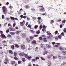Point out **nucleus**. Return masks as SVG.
<instances>
[{
	"instance_id": "obj_50",
	"label": "nucleus",
	"mask_w": 66,
	"mask_h": 66,
	"mask_svg": "<svg viewBox=\"0 0 66 66\" xmlns=\"http://www.w3.org/2000/svg\"><path fill=\"white\" fill-rule=\"evenodd\" d=\"M59 49L60 50H63V48L62 47H59Z\"/></svg>"
},
{
	"instance_id": "obj_30",
	"label": "nucleus",
	"mask_w": 66,
	"mask_h": 66,
	"mask_svg": "<svg viewBox=\"0 0 66 66\" xmlns=\"http://www.w3.org/2000/svg\"><path fill=\"white\" fill-rule=\"evenodd\" d=\"M15 46L16 47H17V48H19V46L17 45V44H15Z\"/></svg>"
},
{
	"instance_id": "obj_35",
	"label": "nucleus",
	"mask_w": 66,
	"mask_h": 66,
	"mask_svg": "<svg viewBox=\"0 0 66 66\" xmlns=\"http://www.w3.org/2000/svg\"><path fill=\"white\" fill-rule=\"evenodd\" d=\"M12 13H13V11H11L9 12V13L10 14H12Z\"/></svg>"
},
{
	"instance_id": "obj_28",
	"label": "nucleus",
	"mask_w": 66,
	"mask_h": 66,
	"mask_svg": "<svg viewBox=\"0 0 66 66\" xmlns=\"http://www.w3.org/2000/svg\"><path fill=\"white\" fill-rule=\"evenodd\" d=\"M58 37V38L60 39H61L62 38V37L61 36V35L59 36Z\"/></svg>"
},
{
	"instance_id": "obj_42",
	"label": "nucleus",
	"mask_w": 66,
	"mask_h": 66,
	"mask_svg": "<svg viewBox=\"0 0 66 66\" xmlns=\"http://www.w3.org/2000/svg\"><path fill=\"white\" fill-rule=\"evenodd\" d=\"M8 27H12V25L10 24V23L8 24Z\"/></svg>"
},
{
	"instance_id": "obj_37",
	"label": "nucleus",
	"mask_w": 66,
	"mask_h": 66,
	"mask_svg": "<svg viewBox=\"0 0 66 66\" xmlns=\"http://www.w3.org/2000/svg\"><path fill=\"white\" fill-rule=\"evenodd\" d=\"M38 28V25H36L35 26V29H37Z\"/></svg>"
},
{
	"instance_id": "obj_46",
	"label": "nucleus",
	"mask_w": 66,
	"mask_h": 66,
	"mask_svg": "<svg viewBox=\"0 0 66 66\" xmlns=\"http://www.w3.org/2000/svg\"><path fill=\"white\" fill-rule=\"evenodd\" d=\"M61 35H63V36H64V32H62L61 34Z\"/></svg>"
},
{
	"instance_id": "obj_5",
	"label": "nucleus",
	"mask_w": 66,
	"mask_h": 66,
	"mask_svg": "<svg viewBox=\"0 0 66 66\" xmlns=\"http://www.w3.org/2000/svg\"><path fill=\"white\" fill-rule=\"evenodd\" d=\"M14 55H15V57L14 58V60H18V58H17V57L16 56H17V54L16 53H14Z\"/></svg>"
},
{
	"instance_id": "obj_10",
	"label": "nucleus",
	"mask_w": 66,
	"mask_h": 66,
	"mask_svg": "<svg viewBox=\"0 0 66 66\" xmlns=\"http://www.w3.org/2000/svg\"><path fill=\"white\" fill-rule=\"evenodd\" d=\"M46 57L47 58L48 60H51L52 59V58H51V56L50 55H47L46 56Z\"/></svg>"
},
{
	"instance_id": "obj_32",
	"label": "nucleus",
	"mask_w": 66,
	"mask_h": 66,
	"mask_svg": "<svg viewBox=\"0 0 66 66\" xmlns=\"http://www.w3.org/2000/svg\"><path fill=\"white\" fill-rule=\"evenodd\" d=\"M9 52L11 53V54H13V52L11 50L9 51Z\"/></svg>"
},
{
	"instance_id": "obj_19",
	"label": "nucleus",
	"mask_w": 66,
	"mask_h": 66,
	"mask_svg": "<svg viewBox=\"0 0 66 66\" xmlns=\"http://www.w3.org/2000/svg\"><path fill=\"white\" fill-rule=\"evenodd\" d=\"M10 18L11 19V20H13L14 21L15 18H14V17H13L12 16H10Z\"/></svg>"
},
{
	"instance_id": "obj_36",
	"label": "nucleus",
	"mask_w": 66,
	"mask_h": 66,
	"mask_svg": "<svg viewBox=\"0 0 66 66\" xmlns=\"http://www.w3.org/2000/svg\"><path fill=\"white\" fill-rule=\"evenodd\" d=\"M39 28H40V29L43 28V26H42V25H41V26H40Z\"/></svg>"
},
{
	"instance_id": "obj_64",
	"label": "nucleus",
	"mask_w": 66,
	"mask_h": 66,
	"mask_svg": "<svg viewBox=\"0 0 66 66\" xmlns=\"http://www.w3.org/2000/svg\"><path fill=\"white\" fill-rule=\"evenodd\" d=\"M2 34L3 33V32L2 31H0V34Z\"/></svg>"
},
{
	"instance_id": "obj_61",
	"label": "nucleus",
	"mask_w": 66,
	"mask_h": 66,
	"mask_svg": "<svg viewBox=\"0 0 66 66\" xmlns=\"http://www.w3.org/2000/svg\"><path fill=\"white\" fill-rule=\"evenodd\" d=\"M38 47H37L36 48H35V50L36 51V50H37L38 49Z\"/></svg>"
},
{
	"instance_id": "obj_41",
	"label": "nucleus",
	"mask_w": 66,
	"mask_h": 66,
	"mask_svg": "<svg viewBox=\"0 0 66 66\" xmlns=\"http://www.w3.org/2000/svg\"><path fill=\"white\" fill-rule=\"evenodd\" d=\"M31 26L32 25H29L28 26V27H29V28H31Z\"/></svg>"
},
{
	"instance_id": "obj_62",
	"label": "nucleus",
	"mask_w": 66,
	"mask_h": 66,
	"mask_svg": "<svg viewBox=\"0 0 66 66\" xmlns=\"http://www.w3.org/2000/svg\"><path fill=\"white\" fill-rule=\"evenodd\" d=\"M10 33L11 35H14V32H10Z\"/></svg>"
},
{
	"instance_id": "obj_57",
	"label": "nucleus",
	"mask_w": 66,
	"mask_h": 66,
	"mask_svg": "<svg viewBox=\"0 0 66 66\" xmlns=\"http://www.w3.org/2000/svg\"><path fill=\"white\" fill-rule=\"evenodd\" d=\"M7 37H11V35H9L7 36Z\"/></svg>"
},
{
	"instance_id": "obj_8",
	"label": "nucleus",
	"mask_w": 66,
	"mask_h": 66,
	"mask_svg": "<svg viewBox=\"0 0 66 66\" xmlns=\"http://www.w3.org/2000/svg\"><path fill=\"white\" fill-rule=\"evenodd\" d=\"M25 54H24L23 53H21L19 54L21 56H23L24 55H25Z\"/></svg>"
},
{
	"instance_id": "obj_56",
	"label": "nucleus",
	"mask_w": 66,
	"mask_h": 66,
	"mask_svg": "<svg viewBox=\"0 0 66 66\" xmlns=\"http://www.w3.org/2000/svg\"><path fill=\"white\" fill-rule=\"evenodd\" d=\"M43 27L44 29H46V26H45V25H44Z\"/></svg>"
},
{
	"instance_id": "obj_52",
	"label": "nucleus",
	"mask_w": 66,
	"mask_h": 66,
	"mask_svg": "<svg viewBox=\"0 0 66 66\" xmlns=\"http://www.w3.org/2000/svg\"><path fill=\"white\" fill-rule=\"evenodd\" d=\"M11 42H15V40H11Z\"/></svg>"
},
{
	"instance_id": "obj_6",
	"label": "nucleus",
	"mask_w": 66,
	"mask_h": 66,
	"mask_svg": "<svg viewBox=\"0 0 66 66\" xmlns=\"http://www.w3.org/2000/svg\"><path fill=\"white\" fill-rule=\"evenodd\" d=\"M5 62H4V63L5 64H7V62L9 61V59L7 58H5V60L4 61Z\"/></svg>"
},
{
	"instance_id": "obj_21",
	"label": "nucleus",
	"mask_w": 66,
	"mask_h": 66,
	"mask_svg": "<svg viewBox=\"0 0 66 66\" xmlns=\"http://www.w3.org/2000/svg\"><path fill=\"white\" fill-rule=\"evenodd\" d=\"M57 58V56H53V60H55V59H56Z\"/></svg>"
},
{
	"instance_id": "obj_15",
	"label": "nucleus",
	"mask_w": 66,
	"mask_h": 66,
	"mask_svg": "<svg viewBox=\"0 0 66 66\" xmlns=\"http://www.w3.org/2000/svg\"><path fill=\"white\" fill-rule=\"evenodd\" d=\"M46 33H47V34L48 35H50V36H52V34H51V33H50V32L47 31Z\"/></svg>"
},
{
	"instance_id": "obj_38",
	"label": "nucleus",
	"mask_w": 66,
	"mask_h": 66,
	"mask_svg": "<svg viewBox=\"0 0 66 66\" xmlns=\"http://www.w3.org/2000/svg\"><path fill=\"white\" fill-rule=\"evenodd\" d=\"M2 42L3 44H5V43H6V41H5V40L3 41Z\"/></svg>"
},
{
	"instance_id": "obj_27",
	"label": "nucleus",
	"mask_w": 66,
	"mask_h": 66,
	"mask_svg": "<svg viewBox=\"0 0 66 66\" xmlns=\"http://www.w3.org/2000/svg\"><path fill=\"white\" fill-rule=\"evenodd\" d=\"M48 64L50 65H51V64H52L51 63V62L50 61H48Z\"/></svg>"
},
{
	"instance_id": "obj_9",
	"label": "nucleus",
	"mask_w": 66,
	"mask_h": 66,
	"mask_svg": "<svg viewBox=\"0 0 66 66\" xmlns=\"http://www.w3.org/2000/svg\"><path fill=\"white\" fill-rule=\"evenodd\" d=\"M36 41L35 40H33V41L31 42V44L32 45H34V44H36Z\"/></svg>"
},
{
	"instance_id": "obj_29",
	"label": "nucleus",
	"mask_w": 66,
	"mask_h": 66,
	"mask_svg": "<svg viewBox=\"0 0 66 66\" xmlns=\"http://www.w3.org/2000/svg\"><path fill=\"white\" fill-rule=\"evenodd\" d=\"M43 39L44 41V42H47V39H46V38H43Z\"/></svg>"
},
{
	"instance_id": "obj_45",
	"label": "nucleus",
	"mask_w": 66,
	"mask_h": 66,
	"mask_svg": "<svg viewBox=\"0 0 66 66\" xmlns=\"http://www.w3.org/2000/svg\"><path fill=\"white\" fill-rule=\"evenodd\" d=\"M21 61H18V64H21Z\"/></svg>"
},
{
	"instance_id": "obj_59",
	"label": "nucleus",
	"mask_w": 66,
	"mask_h": 66,
	"mask_svg": "<svg viewBox=\"0 0 66 66\" xmlns=\"http://www.w3.org/2000/svg\"><path fill=\"white\" fill-rule=\"evenodd\" d=\"M23 18L24 19H25V18H27V16H23Z\"/></svg>"
},
{
	"instance_id": "obj_51",
	"label": "nucleus",
	"mask_w": 66,
	"mask_h": 66,
	"mask_svg": "<svg viewBox=\"0 0 66 66\" xmlns=\"http://www.w3.org/2000/svg\"><path fill=\"white\" fill-rule=\"evenodd\" d=\"M37 34H38L39 33V31H38L36 32Z\"/></svg>"
},
{
	"instance_id": "obj_14",
	"label": "nucleus",
	"mask_w": 66,
	"mask_h": 66,
	"mask_svg": "<svg viewBox=\"0 0 66 66\" xmlns=\"http://www.w3.org/2000/svg\"><path fill=\"white\" fill-rule=\"evenodd\" d=\"M1 37L3 38H6L5 36L3 34H1Z\"/></svg>"
},
{
	"instance_id": "obj_7",
	"label": "nucleus",
	"mask_w": 66,
	"mask_h": 66,
	"mask_svg": "<svg viewBox=\"0 0 66 66\" xmlns=\"http://www.w3.org/2000/svg\"><path fill=\"white\" fill-rule=\"evenodd\" d=\"M24 21H23L22 22H20V24L21 26H24Z\"/></svg>"
},
{
	"instance_id": "obj_12",
	"label": "nucleus",
	"mask_w": 66,
	"mask_h": 66,
	"mask_svg": "<svg viewBox=\"0 0 66 66\" xmlns=\"http://www.w3.org/2000/svg\"><path fill=\"white\" fill-rule=\"evenodd\" d=\"M9 29L11 31H13L15 30V29L14 28H12L11 27H10Z\"/></svg>"
},
{
	"instance_id": "obj_33",
	"label": "nucleus",
	"mask_w": 66,
	"mask_h": 66,
	"mask_svg": "<svg viewBox=\"0 0 66 66\" xmlns=\"http://www.w3.org/2000/svg\"><path fill=\"white\" fill-rule=\"evenodd\" d=\"M26 61V59H25V58H22V61L23 62H24Z\"/></svg>"
},
{
	"instance_id": "obj_44",
	"label": "nucleus",
	"mask_w": 66,
	"mask_h": 66,
	"mask_svg": "<svg viewBox=\"0 0 66 66\" xmlns=\"http://www.w3.org/2000/svg\"><path fill=\"white\" fill-rule=\"evenodd\" d=\"M54 22V21H53V20H51L50 22V23H53Z\"/></svg>"
},
{
	"instance_id": "obj_31",
	"label": "nucleus",
	"mask_w": 66,
	"mask_h": 66,
	"mask_svg": "<svg viewBox=\"0 0 66 66\" xmlns=\"http://www.w3.org/2000/svg\"><path fill=\"white\" fill-rule=\"evenodd\" d=\"M62 53L63 55H65V54H66V52H65L64 51H63L62 52Z\"/></svg>"
},
{
	"instance_id": "obj_4",
	"label": "nucleus",
	"mask_w": 66,
	"mask_h": 66,
	"mask_svg": "<svg viewBox=\"0 0 66 66\" xmlns=\"http://www.w3.org/2000/svg\"><path fill=\"white\" fill-rule=\"evenodd\" d=\"M25 56H26V58L28 59L29 60H30V59H31L32 58L31 56H29L27 54H25Z\"/></svg>"
},
{
	"instance_id": "obj_25",
	"label": "nucleus",
	"mask_w": 66,
	"mask_h": 66,
	"mask_svg": "<svg viewBox=\"0 0 66 66\" xmlns=\"http://www.w3.org/2000/svg\"><path fill=\"white\" fill-rule=\"evenodd\" d=\"M54 47H56V48H58L59 47V46L57 45H54Z\"/></svg>"
},
{
	"instance_id": "obj_20",
	"label": "nucleus",
	"mask_w": 66,
	"mask_h": 66,
	"mask_svg": "<svg viewBox=\"0 0 66 66\" xmlns=\"http://www.w3.org/2000/svg\"><path fill=\"white\" fill-rule=\"evenodd\" d=\"M26 35L25 33H23L22 34V36L23 37H26Z\"/></svg>"
},
{
	"instance_id": "obj_16",
	"label": "nucleus",
	"mask_w": 66,
	"mask_h": 66,
	"mask_svg": "<svg viewBox=\"0 0 66 66\" xmlns=\"http://www.w3.org/2000/svg\"><path fill=\"white\" fill-rule=\"evenodd\" d=\"M27 41L28 42V43H30V39L29 38H26Z\"/></svg>"
},
{
	"instance_id": "obj_58",
	"label": "nucleus",
	"mask_w": 66,
	"mask_h": 66,
	"mask_svg": "<svg viewBox=\"0 0 66 66\" xmlns=\"http://www.w3.org/2000/svg\"><path fill=\"white\" fill-rule=\"evenodd\" d=\"M32 62H35V59H33L32 60Z\"/></svg>"
},
{
	"instance_id": "obj_24",
	"label": "nucleus",
	"mask_w": 66,
	"mask_h": 66,
	"mask_svg": "<svg viewBox=\"0 0 66 66\" xmlns=\"http://www.w3.org/2000/svg\"><path fill=\"white\" fill-rule=\"evenodd\" d=\"M46 45L47 47H48V48H51V46L50 45L47 44Z\"/></svg>"
},
{
	"instance_id": "obj_26",
	"label": "nucleus",
	"mask_w": 66,
	"mask_h": 66,
	"mask_svg": "<svg viewBox=\"0 0 66 66\" xmlns=\"http://www.w3.org/2000/svg\"><path fill=\"white\" fill-rule=\"evenodd\" d=\"M31 17H32V19H34V20H36V18H37L34 16H31Z\"/></svg>"
},
{
	"instance_id": "obj_63",
	"label": "nucleus",
	"mask_w": 66,
	"mask_h": 66,
	"mask_svg": "<svg viewBox=\"0 0 66 66\" xmlns=\"http://www.w3.org/2000/svg\"><path fill=\"white\" fill-rule=\"evenodd\" d=\"M55 42H52V45H54V44H55Z\"/></svg>"
},
{
	"instance_id": "obj_48",
	"label": "nucleus",
	"mask_w": 66,
	"mask_h": 66,
	"mask_svg": "<svg viewBox=\"0 0 66 66\" xmlns=\"http://www.w3.org/2000/svg\"><path fill=\"white\" fill-rule=\"evenodd\" d=\"M13 27H15V26H16V24H15V23H14L13 24Z\"/></svg>"
},
{
	"instance_id": "obj_1",
	"label": "nucleus",
	"mask_w": 66,
	"mask_h": 66,
	"mask_svg": "<svg viewBox=\"0 0 66 66\" xmlns=\"http://www.w3.org/2000/svg\"><path fill=\"white\" fill-rule=\"evenodd\" d=\"M3 11L4 14H6V12H7V8L6 7L3 6L2 7Z\"/></svg>"
},
{
	"instance_id": "obj_39",
	"label": "nucleus",
	"mask_w": 66,
	"mask_h": 66,
	"mask_svg": "<svg viewBox=\"0 0 66 66\" xmlns=\"http://www.w3.org/2000/svg\"><path fill=\"white\" fill-rule=\"evenodd\" d=\"M66 64V62H63L62 63V66H63L64 65H65Z\"/></svg>"
},
{
	"instance_id": "obj_11",
	"label": "nucleus",
	"mask_w": 66,
	"mask_h": 66,
	"mask_svg": "<svg viewBox=\"0 0 66 66\" xmlns=\"http://www.w3.org/2000/svg\"><path fill=\"white\" fill-rule=\"evenodd\" d=\"M11 63L12 64H15V66H16L17 65L16 63H15V62L14 61H12L11 62Z\"/></svg>"
},
{
	"instance_id": "obj_22",
	"label": "nucleus",
	"mask_w": 66,
	"mask_h": 66,
	"mask_svg": "<svg viewBox=\"0 0 66 66\" xmlns=\"http://www.w3.org/2000/svg\"><path fill=\"white\" fill-rule=\"evenodd\" d=\"M40 59H41L42 60H43V61H45V59H44V58H43V57L42 56H41L40 57Z\"/></svg>"
},
{
	"instance_id": "obj_49",
	"label": "nucleus",
	"mask_w": 66,
	"mask_h": 66,
	"mask_svg": "<svg viewBox=\"0 0 66 66\" xmlns=\"http://www.w3.org/2000/svg\"><path fill=\"white\" fill-rule=\"evenodd\" d=\"M26 9H29V6L27 5L26 6Z\"/></svg>"
},
{
	"instance_id": "obj_13",
	"label": "nucleus",
	"mask_w": 66,
	"mask_h": 66,
	"mask_svg": "<svg viewBox=\"0 0 66 66\" xmlns=\"http://www.w3.org/2000/svg\"><path fill=\"white\" fill-rule=\"evenodd\" d=\"M20 38L19 36H18L16 39V41H17V42H20Z\"/></svg>"
},
{
	"instance_id": "obj_2",
	"label": "nucleus",
	"mask_w": 66,
	"mask_h": 66,
	"mask_svg": "<svg viewBox=\"0 0 66 66\" xmlns=\"http://www.w3.org/2000/svg\"><path fill=\"white\" fill-rule=\"evenodd\" d=\"M39 7L42 8L40 10V12H45V9H44V7L40 6H39Z\"/></svg>"
},
{
	"instance_id": "obj_18",
	"label": "nucleus",
	"mask_w": 66,
	"mask_h": 66,
	"mask_svg": "<svg viewBox=\"0 0 66 66\" xmlns=\"http://www.w3.org/2000/svg\"><path fill=\"white\" fill-rule=\"evenodd\" d=\"M30 39L32 40L33 38H34V36H30Z\"/></svg>"
},
{
	"instance_id": "obj_53",
	"label": "nucleus",
	"mask_w": 66,
	"mask_h": 66,
	"mask_svg": "<svg viewBox=\"0 0 66 66\" xmlns=\"http://www.w3.org/2000/svg\"><path fill=\"white\" fill-rule=\"evenodd\" d=\"M11 48L12 49H14V45H13L12 46Z\"/></svg>"
},
{
	"instance_id": "obj_47",
	"label": "nucleus",
	"mask_w": 66,
	"mask_h": 66,
	"mask_svg": "<svg viewBox=\"0 0 66 66\" xmlns=\"http://www.w3.org/2000/svg\"><path fill=\"white\" fill-rule=\"evenodd\" d=\"M58 58H59V59H61V56H60V55H58Z\"/></svg>"
},
{
	"instance_id": "obj_60",
	"label": "nucleus",
	"mask_w": 66,
	"mask_h": 66,
	"mask_svg": "<svg viewBox=\"0 0 66 66\" xmlns=\"http://www.w3.org/2000/svg\"><path fill=\"white\" fill-rule=\"evenodd\" d=\"M57 32H58V31H55V34H56L57 33Z\"/></svg>"
},
{
	"instance_id": "obj_40",
	"label": "nucleus",
	"mask_w": 66,
	"mask_h": 66,
	"mask_svg": "<svg viewBox=\"0 0 66 66\" xmlns=\"http://www.w3.org/2000/svg\"><path fill=\"white\" fill-rule=\"evenodd\" d=\"M39 58L38 57H36V60H39Z\"/></svg>"
},
{
	"instance_id": "obj_17",
	"label": "nucleus",
	"mask_w": 66,
	"mask_h": 66,
	"mask_svg": "<svg viewBox=\"0 0 66 66\" xmlns=\"http://www.w3.org/2000/svg\"><path fill=\"white\" fill-rule=\"evenodd\" d=\"M40 47H41V48H44V45L42 44H40Z\"/></svg>"
},
{
	"instance_id": "obj_54",
	"label": "nucleus",
	"mask_w": 66,
	"mask_h": 66,
	"mask_svg": "<svg viewBox=\"0 0 66 66\" xmlns=\"http://www.w3.org/2000/svg\"><path fill=\"white\" fill-rule=\"evenodd\" d=\"M39 39L40 40H42V37H40L39 38Z\"/></svg>"
},
{
	"instance_id": "obj_43",
	"label": "nucleus",
	"mask_w": 66,
	"mask_h": 66,
	"mask_svg": "<svg viewBox=\"0 0 66 66\" xmlns=\"http://www.w3.org/2000/svg\"><path fill=\"white\" fill-rule=\"evenodd\" d=\"M9 29H7L6 31V32L7 33H9Z\"/></svg>"
},
{
	"instance_id": "obj_55",
	"label": "nucleus",
	"mask_w": 66,
	"mask_h": 66,
	"mask_svg": "<svg viewBox=\"0 0 66 66\" xmlns=\"http://www.w3.org/2000/svg\"><path fill=\"white\" fill-rule=\"evenodd\" d=\"M66 21V20H64L62 21V23H65Z\"/></svg>"
},
{
	"instance_id": "obj_23",
	"label": "nucleus",
	"mask_w": 66,
	"mask_h": 66,
	"mask_svg": "<svg viewBox=\"0 0 66 66\" xmlns=\"http://www.w3.org/2000/svg\"><path fill=\"white\" fill-rule=\"evenodd\" d=\"M21 33V31H17L16 32V34H19V33Z\"/></svg>"
},
{
	"instance_id": "obj_34",
	"label": "nucleus",
	"mask_w": 66,
	"mask_h": 66,
	"mask_svg": "<svg viewBox=\"0 0 66 66\" xmlns=\"http://www.w3.org/2000/svg\"><path fill=\"white\" fill-rule=\"evenodd\" d=\"M10 19V18H7L6 19V20H7V21H8V20H9Z\"/></svg>"
},
{
	"instance_id": "obj_3",
	"label": "nucleus",
	"mask_w": 66,
	"mask_h": 66,
	"mask_svg": "<svg viewBox=\"0 0 66 66\" xmlns=\"http://www.w3.org/2000/svg\"><path fill=\"white\" fill-rule=\"evenodd\" d=\"M21 48L22 49L24 50L26 49V46L23 44H22L21 45Z\"/></svg>"
}]
</instances>
